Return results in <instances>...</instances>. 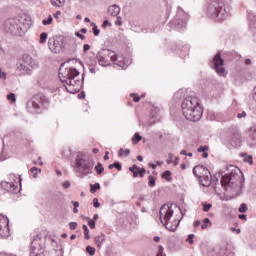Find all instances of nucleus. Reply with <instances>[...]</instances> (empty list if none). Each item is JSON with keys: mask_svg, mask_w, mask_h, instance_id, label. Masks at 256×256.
I'll return each mask as SVG.
<instances>
[{"mask_svg": "<svg viewBox=\"0 0 256 256\" xmlns=\"http://www.w3.org/2000/svg\"><path fill=\"white\" fill-rule=\"evenodd\" d=\"M59 79L64 83V87L68 93H79L83 82L79 79V71L73 67L62 64L59 69Z\"/></svg>", "mask_w": 256, "mask_h": 256, "instance_id": "obj_1", "label": "nucleus"}, {"mask_svg": "<svg viewBox=\"0 0 256 256\" xmlns=\"http://www.w3.org/2000/svg\"><path fill=\"white\" fill-rule=\"evenodd\" d=\"M72 168L79 177H89L94 173L95 161L87 153L79 152L72 161Z\"/></svg>", "mask_w": 256, "mask_h": 256, "instance_id": "obj_2", "label": "nucleus"}, {"mask_svg": "<svg viewBox=\"0 0 256 256\" xmlns=\"http://www.w3.org/2000/svg\"><path fill=\"white\" fill-rule=\"evenodd\" d=\"M31 27V17L27 15H22L18 18H10L6 20L4 24V29L6 33L10 35L21 36L27 33Z\"/></svg>", "mask_w": 256, "mask_h": 256, "instance_id": "obj_3", "label": "nucleus"}, {"mask_svg": "<svg viewBox=\"0 0 256 256\" xmlns=\"http://www.w3.org/2000/svg\"><path fill=\"white\" fill-rule=\"evenodd\" d=\"M182 113L188 121H199L203 117V107L199 98L190 96L182 102Z\"/></svg>", "mask_w": 256, "mask_h": 256, "instance_id": "obj_4", "label": "nucleus"}, {"mask_svg": "<svg viewBox=\"0 0 256 256\" xmlns=\"http://www.w3.org/2000/svg\"><path fill=\"white\" fill-rule=\"evenodd\" d=\"M221 186L232 193V195H239L241 193V188L243 187V182L241 181V176L236 172H231L225 174L221 178Z\"/></svg>", "mask_w": 256, "mask_h": 256, "instance_id": "obj_5", "label": "nucleus"}, {"mask_svg": "<svg viewBox=\"0 0 256 256\" xmlns=\"http://www.w3.org/2000/svg\"><path fill=\"white\" fill-rule=\"evenodd\" d=\"M207 13L211 19L220 23L229 17V11L223 2L213 1L209 4Z\"/></svg>", "mask_w": 256, "mask_h": 256, "instance_id": "obj_6", "label": "nucleus"}, {"mask_svg": "<svg viewBox=\"0 0 256 256\" xmlns=\"http://www.w3.org/2000/svg\"><path fill=\"white\" fill-rule=\"evenodd\" d=\"M171 217H173V208L169 207V205H163L160 208V221L162 225H165L168 231H177L181 220L174 219L171 221Z\"/></svg>", "mask_w": 256, "mask_h": 256, "instance_id": "obj_7", "label": "nucleus"}, {"mask_svg": "<svg viewBox=\"0 0 256 256\" xmlns=\"http://www.w3.org/2000/svg\"><path fill=\"white\" fill-rule=\"evenodd\" d=\"M99 65L102 67H107L110 65L109 59H111L112 63L118 65V67H124L125 62H123V57H118L115 52L111 50H101L96 55Z\"/></svg>", "mask_w": 256, "mask_h": 256, "instance_id": "obj_8", "label": "nucleus"}, {"mask_svg": "<svg viewBox=\"0 0 256 256\" xmlns=\"http://www.w3.org/2000/svg\"><path fill=\"white\" fill-rule=\"evenodd\" d=\"M39 65L30 55L24 54L22 59L17 63V69L22 73V75H31L33 69H37Z\"/></svg>", "mask_w": 256, "mask_h": 256, "instance_id": "obj_9", "label": "nucleus"}, {"mask_svg": "<svg viewBox=\"0 0 256 256\" xmlns=\"http://www.w3.org/2000/svg\"><path fill=\"white\" fill-rule=\"evenodd\" d=\"M21 177L17 174H9L8 180L1 182V187L8 193H19L21 188Z\"/></svg>", "mask_w": 256, "mask_h": 256, "instance_id": "obj_10", "label": "nucleus"}, {"mask_svg": "<svg viewBox=\"0 0 256 256\" xmlns=\"http://www.w3.org/2000/svg\"><path fill=\"white\" fill-rule=\"evenodd\" d=\"M48 48L52 53H61L65 49V38L63 36H52L48 39Z\"/></svg>", "mask_w": 256, "mask_h": 256, "instance_id": "obj_11", "label": "nucleus"}, {"mask_svg": "<svg viewBox=\"0 0 256 256\" xmlns=\"http://www.w3.org/2000/svg\"><path fill=\"white\" fill-rule=\"evenodd\" d=\"M30 256H43V240L39 235L32 240Z\"/></svg>", "mask_w": 256, "mask_h": 256, "instance_id": "obj_12", "label": "nucleus"}, {"mask_svg": "<svg viewBox=\"0 0 256 256\" xmlns=\"http://www.w3.org/2000/svg\"><path fill=\"white\" fill-rule=\"evenodd\" d=\"M213 65L216 73L220 77H225V75H227V70H225V67H223V59L221 58V53H217L214 56Z\"/></svg>", "mask_w": 256, "mask_h": 256, "instance_id": "obj_13", "label": "nucleus"}, {"mask_svg": "<svg viewBox=\"0 0 256 256\" xmlns=\"http://www.w3.org/2000/svg\"><path fill=\"white\" fill-rule=\"evenodd\" d=\"M188 16L180 10L176 15V19L172 20V25H175L176 29H183V27L187 26Z\"/></svg>", "mask_w": 256, "mask_h": 256, "instance_id": "obj_14", "label": "nucleus"}, {"mask_svg": "<svg viewBox=\"0 0 256 256\" xmlns=\"http://www.w3.org/2000/svg\"><path fill=\"white\" fill-rule=\"evenodd\" d=\"M39 109H41V101L32 98L27 103V110L29 113H38Z\"/></svg>", "mask_w": 256, "mask_h": 256, "instance_id": "obj_15", "label": "nucleus"}, {"mask_svg": "<svg viewBox=\"0 0 256 256\" xmlns=\"http://www.w3.org/2000/svg\"><path fill=\"white\" fill-rule=\"evenodd\" d=\"M193 173H194L195 177H198V179H200L201 177H204L205 175H210V172L207 169V167H205L203 165L195 166L193 168Z\"/></svg>", "mask_w": 256, "mask_h": 256, "instance_id": "obj_16", "label": "nucleus"}, {"mask_svg": "<svg viewBox=\"0 0 256 256\" xmlns=\"http://www.w3.org/2000/svg\"><path fill=\"white\" fill-rule=\"evenodd\" d=\"M241 143H243V137L238 132L230 137V145L232 147H241Z\"/></svg>", "mask_w": 256, "mask_h": 256, "instance_id": "obj_17", "label": "nucleus"}, {"mask_svg": "<svg viewBox=\"0 0 256 256\" xmlns=\"http://www.w3.org/2000/svg\"><path fill=\"white\" fill-rule=\"evenodd\" d=\"M108 13L111 17H117L121 13V8L117 4H114L108 8Z\"/></svg>", "mask_w": 256, "mask_h": 256, "instance_id": "obj_18", "label": "nucleus"}, {"mask_svg": "<svg viewBox=\"0 0 256 256\" xmlns=\"http://www.w3.org/2000/svg\"><path fill=\"white\" fill-rule=\"evenodd\" d=\"M200 183L203 187H209L211 185V174H207L200 178Z\"/></svg>", "mask_w": 256, "mask_h": 256, "instance_id": "obj_19", "label": "nucleus"}, {"mask_svg": "<svg viewBox=\"0 0 256 256\" xmlns=\"http://www.w3.org/2000/svg\"><path fill=\"white\" fill-rule=\"evenodd\" d=\"M0 237H9V225H0Z\"/></svg>", "mask_w": 256, "mask_h": 256, "instance_id": "obj_20", "label": "nucleus"}, {"mask_svg": "<svg viewBox=\"0 0 256 256\" xmlns=\"http://www.w3.org/2000/svg\"><path fill=\"white\" fill-rule=\"evenodd\" d=\"M198 153H203L202 154V157L204 159H207V157H209V146H200L198 149H197Z\"/></svg>", "mask_w": 256, "mask_h": 256, "instance_id": "obj_21", "label": "nucleus"}, {"mask_svg": "<svg viewBox=\"0 0 256 256\" xmlns=\"http://www.w3.org/2000/svg\"><path fill=\"white\" fill-rule=\"evenodd\" d=\"M104 242H105L104 234L95 237V243L97 247L101 248V245H103Z\"/></svg>", "mask_w": 256, "mask_h": 256, "instance_id": "obj_22", "label": "nucleus"}, {"mask_svg": "<svg viewBox=\"0 0 256 256\" xmlns=\"http://www.w3.org/2000/svg\"><path fill=\"white\" fill-rule=\"evenodd\" d=\"M51 5L53 7L61 8L65 5V0H51Z\"/></svg>", "mask_w": 256, "mask_h": 256, "instance_id": "obj_23", "label": "nucleus"}, {"mask_svg": "<svg viewBox=\"0 0 256 256\" xmlns=\"http://www.w3.org/2000/svg\"><path fill=\"white\" fill-rule=\"evenodd\" d=\"M94 170L96 171L97 175H102L103 171H105V168L101 162H98L94 167Z\"/></svg>", "mask_w": 256, "mask_h": 256, "instance_id": "obj_24", "label": "nucleus"}, {"mask_svg": "<svg viewBox=\"0 0 256 256\" xmlns=\"http://www.w3.org/2000/svg\"><path fill=\"white\" fill-rule=\"evenodd\" d=\"M145 168H141V169H137L134 174H133V177H145Z\"/></svg>", "mask_w": 256, "mask_h": 256, "instance_id": "obj_25", "label": "nucleus"}, {"mask_svg": "<svg viewBox=\"0 0 256 256\" xmlns=\"http://www.w3.org/2000/svg\"><path fill=\"white\" fill-rule=\"evenodd\" d=\"M130 154H131V151L129 149H123V148H121L118 153L119 157H129Z\"/></svg>", "mask_w": 256, "mask_h": 256, "instance_id": "obj_26", "label": "nucleus"}, {"mask_svg": "<svg viewBox=\"0 0 256 256\" xmlns=\"http://www.w3.org/2000/svg\"><path fill=\"white\" fill-rule=\"evenodd\" d=\"M82 228H83V231H84V239L89 241V239H91V236L89 235V228L85 224L82 226Z\"/></svg>", "mask_w": 256, "mask_h": 256, "instance_id": "obj_27", "label": "nucleus"}, {"mask_svg": "<svg viewBox=\"0 0 256 256\" xmlns=\"http://www.w3.org/2000/svg\"><path fill=\"white\" fill-rule=\"evenodd\" d=\"M101 189V185L99 183L91 184L90 185V192L96 193V191H99Z\"/></svg>", "mask_w": 256, "mask_h": 256, "instance_id": "obj_28", "label": "nucleus"}, {"mask_svg": "<svg viewBox=\"0 0 256 256\" xmlns=\"http://www.w3.org/2000/svg\"><path fill=\"white\" fill-rule=\"evenodd\" d=\"M47 37H48L47 32L41 33V34H40L39 43H40L41 45H43L44 43H46V42H47Z\"/></svg>", "mask_w": 256, "mask_h": 256, "instance_id": "obj_29", "label": "nucleus"}, {"mask_svg": "<svg viewBox=\"0 0 256 256\" xmlns=\"http://www.w3.org/2000/svg\"><path fill=\"white\" fill-rule=\"evenodd\" d=\"M161 177L162 179H165V181H171V171H165L164 173H162Z\"/></svg>", "mask_w": 256, "mask_h": 256, "instance_id": "obj_30", "label": "nucleus"}, {"mask_svg": "<svg viewBox=\"0 0 256 256\" xmlns=\"http://www.w3.org/2000/svg\"><path fill=\"white\" fill-rule=\"evenodd\" d=\"M242 157L246 163H250V165L253 164V156L248 154H242Z\"/></svg>", "mask_w": 256, "mask_h": 256, "instance_id": "obj_31", "label": "nucleus"}, {"mask_svg": "<svg viewBox=\"0 0 256 256\" xmlns=\"http://www.w3.org/2000/svg\"><path fill=\"white\" fill-rule=\"evenodd\" d=\"M0 225H9V218L5 215H0Z\"/></svg>", "mask_w": 256, "mask_h": 256, "instance_id": "obj_32", "label": "nucleus"}, {"mask_svg": "<svg viewBox=\"0 0 256 256\" xmlns=\"http://www.w3.org/2000/svg\"><path fill=\"white\" fill-rule=\"evenodd\" d=\"M51 23H53V16L49 15L48 18L42 20V24L47 26V25H51Z\"/></svg>", "mask_w": 256, "mask_h": 256, "instance_id": "obj_33", "label": "nucleus"}, {"mask_svg": "<svg viewBox=\"0 0 256 256\" xmlns=\"http://www.w3.org/2000/svg\"><path fill=\"white\" fill-rule=\"evenodd\" d=\"M108 169H117L118 171H121L122 166L119 164V162H115L114 164H110Z\"/></svg>", "mask_w": 256, "mask_h": 256, "instance_id": "obj_34", "label": "nucleus"}, {"mask_svg": "<svg viewBox=\"0 0 256 256\" xmlns=\"http://www.w3.org/2000/svg\"><path fill=\"white\" fill-rule=\"evenodd\" d=\"M91 27H93V33L95 37H97L99 33H101V31L99 30V28H97V25L95 24V22H91Z\"/></svg>", "mask_w": 256, "mask_h": 256, "instance_id": "obj_35", "label": "nucleus"}, {"mask_svg": "<svg viewBox=\"0 0 256 256\" xmlns=\"http://www.w3.org/2000/svg\"><path fill=\"white\" fill-rule=\"evenodd\" d=\"M209 223H211V220H209V218H205L201 223V229H207V227H209Z\"/></svg>", "mask_w": 256, "mask_h": 256, "instance_id": "obj_36", "label": "nucleus"}, {"mask_svg": "<svg viewBox=\"0 0 256 256\" xmlns=\"http://www.w3.org/2000/svg\"><path fill=\"white\" fill-rule=\"evenodd\" d=\"M142 137L139 135V133H135L134 137L132 138L133 143H139L141 141Z\"/></svg>", "mask_w": 256, "mask_h": 256, "instance_id": "obj_37", "label": "nucleus"}, {"mask_svg": "<svg viewBox=\"0 0 256 256\" xmlns=\"http://www.w3.org/2000/svg\"><path fill=\"white\" fill-rule=\"evenodd\" d=\"M247 204H241L240 205V207H239V209H238V211L240 212V213H247Z\"/></svg>", "mask_w": 256, "mask_h": 256, "instance_id": "obj_38", "label": "nucleus"}, {"mask_svg": "<svg viewBox=\"0 0 256 256\" xmlns=\"http://www.w3.org/2000/svg\"><path fill=\"white\" fill-rule=\"evenodd\" d=\"M148 181L149 187H155V178L153 176H149Z\"/></svg>", "mask_w": 256, "mask_h": 256, "instance_id": "obj_39", "label": "nucleus"}, {"mask_svg": "<svg viewBox=\"0 0 256 256\" xmlns=\"http://www.w3.org/2000/svg\"><path fill=\"white\" fill-rule=\"evenodd\" d=\"M86 251L87 253H89V255L93 256L95 255V248L91 247V246H87L86 247Z\"/></svg>", "mask_w": 256, "mask_h": 256, "instance_id": "obj_40", "label": "nucleus"}, {"mask_svg": "<svg viewBox=\"0 0 256 256\" xmlns=\"http://www.w3.org/2000/svg\"><path fill=\"white\" fill-rule=\"evenodd\" d=\"M7 99H8V101H12L13 103H15V101H17L15 94H13V93L8 94Z\"/></svg>", "mask_w": 256, "mask_h": 256, "instance_id": "obj_41", "label": "nucleus"}, {"mask_svg": "<svg viewBox=\"0 0 256 256\" xmlns=\"http://www.w3.org/2000/svg\"><path fill=\"white\" fill-rule=\"evenodd\" d=\"M31 173L34 174V177L36 178L37 177V171H39V173H41V169L37 168V167H32L30 169Z\"/></svg>", "mask_w": 256, "mask_h": 256, "instance_id": "obj_42", "label": "nucleus"}, {"mask_svg": "<svg viewBox=\"0 0 256 256\" xmlns=\"http://www.w3.org/2000/svg\"><path fill=\"white\" fill-rule=\"evenodd\" d=\"M156 256H165L164 248L163 246H159L158 253Z\"/></svg>", "mask_w": 256, "mask_h": 256, "instance_id": "obj_43", "label": "nucleus"}, {"mask_svg": "<svg viewBox=\"0 0 256 256\" xmlns=\"http://www.w3.org/2000/svg\"><path fill=\"white\" fill-rule=\"evenodd\" d=\"M211 207H213L211 204H203V211H204V213H207L210 209H211Z\"/></svg>", "mask_w": 256, "mask_h": 256, "instance_id": "obj_44", "label": "nucleus"}, {"mask_svg": "<svg viewBox=\"0 0 256 256\" xmlns=\"http://www.w3.org/2000/svg\"><path fill=\"white\" fill-rule=\"evenodd\" d=\"M93 205H94V207H95L96 209L99 208V207H101V204L99 203V199L94 198V199H93Z\"/></svg>", "mask_w": 256, "mask_h": 256, "instance_id": "obj_45", "label": "nucleus"}, {"mask_svg": "<svg viewBox=\"0 0 256 256\" xmlns=\"http://www.w3.org/2000/svg\"><path fill=\"white\" fill-rule=\"evenodd\" d=\"M69 227H70L71 231L77 229V222H70Z\"/></svg>", "mask_w": 256, "mask_h": 256, "instance_id": "obj_46", "label": "nucleus"}, {"mask_svg": "<svg viewBox=\"0 0 256 256\" xmlns=\"http://www.w3.org/2000/svg\"><path fill=\"white\" fill-rule=\"evenodd\" d=\"M131 97L134 99L135 103H139L141 98L137 94H131Z\"/></svg>", "mask_w": 256, "mask_h": 256, "instance_id": "obj_47", "label": "nucleus"}, {"mask_svg": "<svg viewBox=\"0 0 256 256\" xmlns=\"http://www.w3.org/2000/svg\"><path fill=\"white\" fill-rule=\"evenodd\" d=\"M62 186L64 189H69V187H71V182L65 181L62 183Z\"/></svg>", "mask_w": 256, "mask_h": 256, "instance_id": "obj_48", "label": "nucleus"}, {"mask_svg": "<svg viewBox=\"0 0 256 256\" xmlns=\"http://www.w3.org/2000/svg\"><path fill=\"white\" fill-rule=\"evenodd\" d=\"M194 237H195L194 234H189V235H188L187 241H188V243H190V245H193V238H194Z\"/></svg>", "mask_w": 256, "mask_h": 256, "instance_id": "obj_49", "label": "nucleus"}, {"mask_svg": "<svg viewBox=\"0 0 256 256\" xmlns=\"http://www.w3.org/2000/svg\"><path fill=\"white\" fill-rule=\"evenodd\" d=\"M88 225H89L90 229H95V220H89Z\"/></svg>", "mask_w": 256, "mask_h": 256, "instance_id": "obj_50", "label": "nucleus"}, {"mask_svg": "<svg viewBox=\"0 0 256 256\" xmlns=\"http://www.w3.org/2000/svg\"><path fill=\"white\" fill-rule=\"evenodd\" d=\"M139 169V167H137V165H133L132 167L129 168V171H131V173H135L137 170Z\"/></svg>", "mask_w": 256, "mask_h": 256, "instance_id": "obj_51", "label": "nucleus"}, {"mask_svg": "<svg viewBox=\"0 0 256 256\" xmlns=\"http://www.w3.org/2000/svg\"><path fill=\"white\" fill-rule=\"evenodd\" d=\"M89 49H91V46L89 44H84L83 45V51L84 53H87V51H89Z\"/></svg>", "mask_w": 256, "mask_h": 256, "instance_id": "obj_52", "label": "nucleus"}, {"mask_svg": "<svg viewBox=\"0 0 256 256\" xmlns=\"http://www.w3.org/2000/svg\"><path fill=\"white\" fill-rule=\"evenodd\" d=\"M115 25H117L118 27H121V25H123V22L121 21V17L117 18V20L115 21Z\"/></svg>", "mask_w": 256, "mask_h": 256, "instance_id": "obj_53", "label": "nucleus"}, {"mask_svg": "<svg viewBox=\"0 0 256 256\" xmlns=\"http://www.w3.org/2000/svg\"><path fill=\"white\" fill-rule=\"evenodd\" d=\"M102 27L105 29L106 27H111V23L107 20H105L102 24Z\"/></svg>", "mask_w": 256, "mask_h": 256, "instance_id": "obj_54", "label": "nucleus"}, {"mask_svg": "<svg viewBox=\"0 0 256 256\" xmlns=\"http://www.w3.org/2000/svg\"><path fill=\"white\" fill-rule=\"evenodd\" d=\"M0 79H7V73L1 71V68H0Z\"/></svg>", "mask_w": 256, "mask_h": 256, "instance_id": "obj_55", "label": "nucleus"}, {"mask_svg": "<svg viewBox=\"0 0 256 256\" xmlns=\"http://www.w3.org/2000/svg\"><path fill=\"white\" fill-rule=\"evenodd\" d=\"M75 35H76V37H79V39H82V41H85V35H82L79 32H76Z\"/></svg>", "mask_w": 256, "mask_h": 256, "instance_id": "obj_56", "label": "nucleus"}, {"mask_svg": "<svg viewBox=\"0 0 256 256\" xmlns=\"http://www.w3.org/2000/svg\"><path fill=\"white\" fill-rule=\"evenodd\" d=\"M237 117H238V119H243V118L247 117V113L242 112V113L238 114Z\"/></svg>", "mask_w": 256, "mask_h": 256, "instance_id": "obj_57", "label": "nucleus"}, {"mask_svg": "<svg viewBox=\"0 0 256 256\" xmlns=\"http://www.w3.org/2000/svg\"><path fill=\"white\" fill-rule=\"evenodd\" d=\"M61 15V11H56L54 14H53V17L55 18V19H59V16Z\"/></svg>", "mask_w": 256, "mask_h": 256, "instance_id": "obj_58", "label": "nucleus"}, {"mask_svg": "<svg viewBox=\"0 0 256 256\" xmlns=\"http://www.w3.org/2000/svg\"><path fill=\"white\" fill-rule=\"evenodd\" d=\"M238 217H239V219H241L242 221H247V215H245V214H240Z\"/></svg>", "mask_w": 256, "mask_h": 256, "instance_id": "obj_59", "label": "nucleus"}, {"mask_svg": "<svg viewBox=\"0 0 256 256\" xmlns=\"http://www.w3.org/2000/svg\"><path fill=\"white\" fill-rule=\"evenodd\" d=\"M78 99H85V92L78 94Z\"/></svg>", "mask_w": 256, "mask_h": 256, "instance_id": "obj_60", "label": "nucleus"}, {"mask_svg": "<svg viewBox=\"0 0 256 256\" xmlns=\"http://www.w3.org/2000/svg\"><path fill=\"white\" fill-rule=\"evenodd\" d=\"M179 161H180L179 157H176V158L174 159V166H175V167H177V165H179Z\"/></svg>", "mask_w": 256, "mask_h": 256, "instance_id": "obj_61", "label": "nucleus"}, {"mask_svg": "<svg viewBox=\"0 0 256 256\" xmlns=\"http://www.w3.org/2000/svg\"><path fill=\"white\" fill-rule=\"evenodd\" d=\"M230 231H235L237 233V235H239V233H241V229H235V228H230Z\"/></svg>", "mask_w": 256, "mask_h": 256, "instance_id": "obj_62", "label": "nucleus"}, {"mask_svg": "<svg viewBox=\"0 0 256 256\" xmlns=\"http://www.w3.org/2000/svg\"><path fill=\"white\" fill-rule=\"evenodd\" d=\"M201 226V221L197 220L194 222V227H200Z\"/></svg>", "mask_w": 256, "mask_h": 256, "instance_id": "obj_63", "label": "nucleus"}, {"mask_svg": "<svg viewBox=\"0 0 256 256\" xmlns=\"http://www.w3.org/2000/svg\"><path fill=\"white\" fill-rule=\"evenodd\" d=\"M252 140L256 143V131L252 133Z\"/></svg>", "mask_w": 256, "mask_h": 256, "instance_id": "obj_64", "label": "nucleus"}]
</instances>
